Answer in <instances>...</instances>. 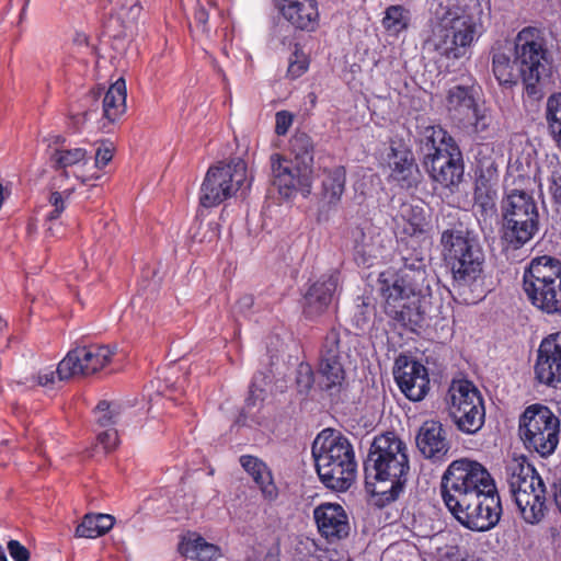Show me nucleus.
Masks as SVG:
<instances>
[{
    "label": "nucleus",
    "instance_id": "nucleus-36",
    "mask_svg": "<svg viewBox=\"0 0 561 561\" xmlns=\"http://www.w3.org/2000/svg\"><path fill=\"white\" fill-rule=\"evenodd\" d=\"M410 11L402 5H390L386 9L381 24L390 36L398 37L410 24Z\"/></svg>",
    "mask_w": 561,
    "mask_h": 561
},
{
    "label": "nucleus",
    "instance_id": "nucleus-14",
    "mask_svg": "<svg viewBox=\"0 0 561 561\" xmlns=\"http://www.w3.org/2000/svg\"><path fill=\"white\" fill-rule=\"evenodd\" d=\"M446 405L450 419L460 432L471 435L483 426V399L471 381L454 380L447 392Z\"/></svg>",
    "mask_w": 561,
    "mask_h": 561
},
{
    "label": "nucleus",
    "instance_id": "nucleus-21",
    "mask_svg": "<svg viewBox=\"0 0 561 561\" xmlns=\"http://www.w3.org/2000/svg\"><path fill=\"white\" fill-rule=\"evenodd\" d=\"M278 15L295 31L311 33L320 24L318 0H273Z\"/></svg>",
    "mask_w": 561,
    "mask_h": 561
},
{
    "label": "nucleus",
    "instance_id": "nucleus-35",
    "mask_svg": "<svg viewBox=\"0 0 561 561\" xmlns=\"http://www.w3.org/2000/svg\"><path fill=\"white\" fill-rule=\"evenodd\" d=\"M346 171L342 165L324 171L322 195L329 204H337L345 191Z\"/></svg>",
    "mask_w": 561,
    "mask_h": 561
},
{
    "label": "nucleus",
    "instance_id": "nucleus-25",
    "mask_svg": "<svg viewBox=\"0 0 561 561\" xmlns=\"http://www.w3.org/2000/svg\"><path fill=\"white\" fill-rule=\"evenodd\" d=\"M390 179L401 188L415 187L420 180V171L413 153L407 148L391 147L388 154Z\"/></svg>",
    "mask_w": 561,
    "mask_h": 561
},
{
    "label": "nucleus",
    "instance_id": "nucleus-60",
    "mask_svg": "<svg viewBox=\"0 0 561 561\" xmlns=\"http://www.w3.org/2000/svg\"><path fill=\"white\" fill-rule=\"evenodd\" d=\"M53 138H54V144H56V145H58L60 141H61V142H64V141H65V139H64V138H61L60 136H54Z\"/></svg>",
    "mask_w": 561,
    "mask_h": 561
},
{
    "label": "nucleus",
    "instance_id": "nucleus-41",
    "mask_svg": "<svg viewBox=\"0 0 561 561\" xmlns=\"http://www.w3.org/2000/svg\"><path fill=\"white\" fill-rule=\"evenodd\" d=\"M493 122L491 111L484 106L478 105L472 113L466 126H459L460 128H471V131L476 135H482L488 133Z\"/></svg>",
    "mask_w": 561,
    "mask_h": 561
},
{
    "label": "nucleus",
    "instance_id": "nucleus-12",
    "mask_svg": "<svg viewBox=\"0 0 561 561\" xmlns=\"http://www.w3.org/2000/svg\"><path fill=\"white\" fill-rule=\"evenodd\" d=\"M507 483L522 518L530 525L539 524L546 513V488L536 469L513 463L507 468Z\"/></svg>",
    "mask_w": 561,
    "mask_h": 561
},
{
    "label": "nucleus",
    "instance_id": "nucleus-52",
    "mask_svg": "<svg viewBox=\"0 0 561 561\" xmlns=\"http://www.w3.org/2000/svg\"><path fill=\"white\" fill-rule=\"evenodd\" d=\"M58 375L57 369H44L38 373L37 381L41 386H48L55 381V375Z\"/></svg>",
    "mask_w": 561,
    "mask_h": 561
},
{
    "label": "nucleus",
    "instance_id": "nucleus-29",
    "mask_svg": "<svg viewBox=\"0 0 561 561\" xmlns=\"http://www.w3.org/2000/svg\"><path fill=\"white\" fill-rule=\"evenodd\" d=\"M317 374L322 390L331 394L339 393L346 380L345 362L319 358Z\"/></svg>",
    "mask_w": 561,
    "mask_h": 561
},
{
    "label": "nucleus",
    "instance_id": "nucleus-42",
    "mask_svg": "<svg viewBox=\"0 0 561 561\" xmlns=\"http://www.w3.org/2000/svg\"><path fill=\"white\" fill-rule=\"evenodd\" d=\"M96 422L101 427H112L116 423V405L106 401H101L95 410Z\"/></svg>",
    "mask_w": 561,
    "mask_h": 561
},
{
    "label": "nucleus",
    "instance_id": "nucleus-18",
    "mask_svg": "<svg viewBox=\"0 0 561 561\" xmlns=\"http://www.w3.org/2000/svg\"><path fill=\"white\" fill-rule=\"evenodd\" d=\"M536 380L551 388L561 387V331L543 337L534 365Z\"/></svg>",
    "mask_w": 561,
    "mask_h": 561
},
{
    "label": "nucleus",
    "instance_id": "nucleus-9",
    "mask_svg": "<svg viewBox=\"0 0 561 561\" xmlns=\"http://www.w3.org/2000/svg\"><path fill=\"white\" fill-rule=\"evenodd\" d=\"M440 243L444 261L458 285H470L480 277L484 254L476 238L469 232L445 230L442 233Z\"/></svg>",
    "mask_w": 561,
    "mask_h": 561
},
{
    "label": "nucleus",
    "instance_id": "nucleus-31",
    "mask_svg": "<svg viewBox=\"0 0 561 561\" xmlns=\"http://www.w3.org/2000/svg\"><path fill=\"white\" fill-rule=\"evenodd\" d=\"M397 229L401 230L402 234L409 237H419L426 232L428 221L425 211L420 206L403 204L400 208V214L396 219Z\"/></svg>",
    "mask_w": 561,
    "mask_h": 561
},
{
    "label": "nucleus",
    "instance_id": "nucleus-45",
    "mask_svg": "<svg viewBox=\"0 0 561 561\" xmlns=\"http://www.w3.org/2000/svg\"><path fill=\"white\" fill-rule=\"evenodd\" d=\"M314 374L310 365L300 364L296 373V383L299 392L307 393L313 386Z\"/></svg>",
    "mask_w": 561,
    "mask_h": 561
},
{
    "label": "nucleus",
    "instance_id": "nucleus-39",
    "mask_svg": "<svg viewBox=\"0 0 561 561\" xmlns=\"http://www.w3.org/2000/svg\"><path fill=\"white\" fill-rule=\"evenodd\" d=\"M546 121L553 140L561 149V93L548 98L546 104Z\"/></svg>",
    "mask_w": 561,
    "mask_h": 561
},
{
    "label": "nucleus",
    "instance_id": "nucleus-8",
    "mask_svg": "<svg viewBox=\"0 0 561 561\" xmlns=\"http://www.w3.org/2000/svg\"><path fill=\"white\" fill-rule=\"evenodd\" d=\"M515 64L529 95L536 94L537 83L547 75L551 64V53L545 30L526 26L514 39Z\"/></svg>",
    "mask_w": 561,
    "mask_h": 561
},
{
    "label": "nucleus",
    "instance_id": "nucleus-5",
    "mask_svg": "<svg viewBox=\"0 0 561 561\" xmlns=\"http://www.w3.org/2000/svg\"><path fill=\"white\" fill-rule=\"evenodd\" d=\"M536 178L514 181V187H506L501 201L504 238L515 249L529 242L539 230V211L533 194Z\"/></svg>",
    "mask_w": 561,
    "mask_h": 561
},
{
    "label": "nucleus",
    "instance_id": "nucleus-20",
    "mask_svg": "<svg viewBox=\"0 0 561 561\" xmlns=\"http://www.w3.org/2000/svg\"><path fill=\"white\" fill-rule=\"evenodd\" d=\"M393 377L401 392L411 401H421L428 392L427 369L417 360L409 359L405 356L397 358Z\"/></svg>",
    "mask_w": 561,
    "mask_h": 561
},
{
    "label": "nucleus",
    "instance_id": "nucleus-27",
    "mask_svg": "<svg viewBox=\"0 0 561 561\" xmlns=\"http://www.w3.org/2000/svg\"><path fill=\"white\" fill-rule=\"evenodd\" d=\"M239 462L260 490L263 500L270 503L275 502L278 499L279 490L267 463L252 455H242Z\"/></svg>",
    "mask_w": 561,
    "mask_h": 561
},
{
    "label": "nucleus",
    "instance_id": "nucleus-44",
    "mask_svg": "<svg viewBox=\"0 0 561 561\" xmlns=\"http://www.w3.org/2000/svg\"><path fill=\"white\" fill-rule=\"evenodd\" d=\"M309 68V60L307 56L299 49H296L289 59L287 69V77L297 79L301 77Z\"/></svg>",
    "mask_w": 561,
    "mask_h": 561
},
{
    "label": "nucleus",
    "instance_id": "nucleus-4",
    "mask_svg": "<svg viewBox=\"0 0 561 561\" xmlns=\"http://www.w3.org/2000/svg\"><path fill=\"white\" fill-rule=\"evenodd\" d=\"M365 470L378 482L389 483L388 489L380 490L386 501L397 500L403 491L410 470L407 444L393 432L376 436Z\"/></svg>",
    "mask_w": 561,
    "mask_h": 561
},
{
    "label": "nucleus",
    "instance_id": "nucleus-13",
    "mask_svg": "<svg viewBox=\"0 0 561 561\" xmlns=\"http://www.w3.org/2000/svg\"><path fill=\"white\" fill-rule=\"evenodd\" d=\"M519 435L527 450L548 457L559 444L560 420L546 405H529L519 417Z\"/></svg>",
    "mask_w": 561,
    "mask_h": 561
},
{
    "label": "nucleus",
    "instance_id": "nucleus-56",
    "mask_svg": "<svg viewBox=\"0 0 561 561\" xmlns=\"http://www.w3.org/2000/svg\"><path fill=\"white\" fill-rule=\"evenodd\" d=\"M238 305L240 308H250L253 305V297L245 295L239 299Z\"/></svg>",
    "mask_w": 561,
    "mask_h": 561
},
{
    "label": "nucleus",
    "instance_id": "nucleus-47",
    "mask_svg": "<svg viewBox=\"0 0 561 561\" xmlns=\"http://www.w3.org/2000/svg\"><path fill=\"white\" fill-rule=\"evenodd\" d=\"M8 552L14 561H28L30 551L19 540L11 539L7 545Z\"/></svg>",
    "mask_w": 561,
    "mask_h": 561
},
{
    "label": "nucleus",
    "instance_id": "nucleus-28",
    "mask_svg": "<svg viewBox=\"0 0 561 561\" xmlns=\"http://www.w3.org/2000/svg\"><path fill=\"white\" fill-rule=\"evenodd\" d=\"M473 199L474 210L484 219L496 215V182L483 173L477 176Z\"/></svg>",
    "mask_w": 561,
    "mask_h": 561
},
{
    "label": "nucleus",
    "instance_id": "nucleus-34",
    "mask_svg": "<svg viewBox=\"0 0 561 561\" xmlns=\"http://www.w3.org/2000/svg\"><path fill=\"white\" fill-rule=\"evenodd\" d=\"M115 524V518L110 514L89 513L76 527L75 536L78 538L94 539L108 533Z\"/></svg>",
    "mask_w": 561,
    "mask_h": 561
},
{
    "label": "nucleus",
    "instance_id": "nucleus-38",
    "mask_svg": "<svg viewBox=\"0 0 561 561\" xmlns=\"http://www.w3.org/2000/svg\"><path fill=\"white\" fill-rule=\"evenodd\" d=\"M49 160L53 168L66 169L88 161V152L83 148L66 149L64 147L55 148L49 153Z\"/></svg>",
    "mask_w": 561,
    "mask_h": 561
},
{
    "label": "nucleus",
    "instance_id": "nucleus-33",
    "mask_svg": "<svg viewBox=\"0 0 561 561\" xmlns=\"http://www.w3.org/2000/svg\"><path fill=\"white\" fill-rule=\"evenodd\" d=\"M113 3L112 19L123 27L122 34H133L137 28L142 7L139 0H111Z\"/></svg>",
    "mask_w": 561,
    "mask_h": 561
},
{
    "label": "nucleus",
    "instance_id": "nucleus-63",
    "mask_svg": "<svg viewBox=\"0 0 561 561\" xmlns=\"http://www.w3.org/2000/svg\"><path fill=\"white\" fill-rule=\"evenodd\" d=\"M254 385L251 386V393H254V389H253Z\"/></svg>",
    "mask_w": 561,
    "mask_h": 561
},
{
    "label": "nucleus",
    "instance_id": "nucleus-2",
    "mask_svg": "<svg viewBox=\"0 0 561 561\" xmlns=\"http://www.w3.org/2000/svg\"><path fill=\"white\" fill-rule=\"evenodd\" d=\"M426 271L423 262L404 264L401 268H388L380 273L379 283L385 300V313L397 324L416 331L424 321L427 294L424 291Z\"/></svg>",
    "mask_w": 561,
    "mask_h": 561
},
{
    "label": "nucleus",
    "instance_id": "nucleus-3",
    "mask_svg": "<svg viewBox=\"0 0 561 561\" xmlns=\"http://www.w3.org/2000/svg\"><path fill=\"white\" fill-rule=\"evenodd\" d=\"M312 456L318 476L328 489L344 492L355 482V453L345 436L330 430L322 431L312 444Z\"/></svg>",
    "mask_w": 561,
    "mask_h": 561
},
{
    "label": "nucleus",
    "instance_id": "nucleus-22",
    "mask_svg": "<svg viewBox=\"0 0 561 561\" xmlns=\"http://www.w3.org/2000/svg\"><path fill=\"white\" fill-rule=\"evenodd\" d=\"M339 286V271L331 270L322 274L309 286L304 296V314L309 319L323 314L332 302Z\"/></svg>",
    "mask_w": 561,
    "mask_h": 561
},
{
    "label": "nucleus",
    "instance_id": "nucleus-49",
    "mask_svg": "<svg viewBox=\"0 0 561 561\" xmlns=\"http://www.w3.org/2000/svg\"><path fill=\"white\" fill-rule=\"evenodd\" d=\"M294 121V116L287 111H279L275 116V133L278 136L287 134Z\"/></svg>",
    "mask_w": 561,
    "mask_h": 561
},
{
    "label": "nucleus",
    "instance_id": "nucleus-6",
    "mask_svg": "<svg viewBox=\"0 0 561 561\" xmlns=\"http://www.w3.org/2000/svg\"><path fill=\"white\" fill-rule=\"evenodd\" d=\"M426 145L433 152L424 158V167L433 182L455 193L462 182L465 162L456 140L440 126L425 128Z\"/></svg>",
    "mask_w": 561,
    "mask_h": 561
},
{
    "label": "nucleus",
    "instance_id": "nucleus-7",
    "mask_svg": "<svg viewBox=\"0 0 561 561\" xmlns=\"http://www.w3.org/2000/svg\"><path fill=\"white\" fill-rule=\"evenodd\" d=\"M524 290L534 307L547 314H561V261L534 257L524 272Z\"/></svg>",
    "mask_w": 561,
    "mask_h": 561
},
{
    "label": "nucleus",
    "instance_id": "nucleus-1",
    "mask_svg": "<svg viewBox=\"0 0 561 561\" xmlns=\"http://www.w3.org/2000/svg\"><path fill=\"white\" fill-rule=\"evenodd\" d=\"M430 8L424 47L442 59L463 58L485 32L489 0H430Z\"/></svg>",
    "mask_w": 561,
    "mask_h": 561
},
{
    "label": "nucleus",
    "instance_id": "nucleus-32",
    "mask_svg": "<svg viewBox=\"0 0 561 561\" xmlns=\"http://www.w3.org/2000/svg\"><path fill=\"white\" fill-rule=\"evenodd\" d=\"M126 112V84L124 79L116 80L103 99V119L108 124L118 121Z\"/></svg>",
    "mask_w": 561,
    "mask_h": 561
},
{
    "label": "nucleus",
    "instance_id": "nucleus-24",
    "mask_svg": "<svg viewBox=\"0 0 561 561\" xmlns=\"http://www.w3.org/2000/svg\"><path fill=\"white\" fill-rule=\"evenodd\" d=\"M416 446L420 453L435 462L445 461L451 448L447 431L438 421H425L416 436Z\"/></svg>",
    "mask_w": 561,
    "mask_h": 561
},
{
    "label": "nucleus",
    "instance_id": "nucleus-16",
    "mask_svg": "<svg viewBox=\"0 0 561 561\" xmlns=\"http://www.w3.org/2000/svg\"><path fill=\"white\" fill-rule=\"evenodd\" d=\"M453 516L466 528L473 531H488L494 528L502 516V502L496 486L447 505Z\"/></svg>",
    "mask_w": 561,
    "mask_h": 561
},
{
    "label": "nucleus",
    "instance_id": "nucleus-59",
    "mask_svg": "<svg viewBox=\"0 0 561 561\" xmlns=\"http://www.w3.org/2000/svg\"><path fill=\"white\" fill-rule=\"evenodd\" d=\"M0 561H8L2 547L0 546Z\"/></svg>",
    "mask_w": 561,
    "mask_h": 561
},
{
    "label": "nucleus",
    "instance_id": "nucleus-37",
    "mask_svg": "<svg viewBox=\"0 0 561 561\" xmlns=\"http://www.w3.org/2000/svg\"><path fill=\"white\" fill-rule=\"evenodd\" d=\"M347 345L343 342L337 330H330L321 344L319 358L346 362L350 357Z\"/></svg>",
    "mask_w": 561,
    "mask_h": 561
},
{
    "label": "nucleus",
    "instance_id": "nucleus-23",
    "mask_svg": "<svg viewBox=\"0 0 561 561\" xmlns=\"http://www.w3.org/2000/svg\"><path fill=\"white\" fill-rule=\"evenodd\" d=\"M320 535L330 543L344 540L351 533L348 516L340 504L322 503L313 510Z\"/></svg>",
    "mask_w": 561,
    "mask_h": 561
},
{
    "label": "nucleus",
    "instance_id": "nucleus-43",
    "mask_svg": "<svg viewBox=\"0 0 561 561\" xmlns=\"http://www.w3.org/2000/svg\"><path fill=\"white\" fill-rule=\"evenodd\" d=\"M549 192L558 204V211L561 214V163L549 164Z\"/></svg>",
    "mask_w": 561,
    "mask_h": 561
},
{
    "label": "nucleus",
    "instance_id": "nucleus-46",
    "mask_svg": "<svg viewBox=\"0 0 561 561\" xmlns=\"http://www.w3.org/2000/svg\"><path fill=\"white\" fill-rule=\"evenodd\" d=\"M118 445V435L115 428L110 427L100 432L96 437L95 448L102 447L104 453H110Z\"/></svg>",
    "mask_w": 561,
    "mask_h": 561
},
{
    "label": "nucleus",
    "instance_id": "nucleus-58",
    "mask_svg": "<svg viewBox=\"0 0 561 561\" xmlns=\"http://www.w3.org/2000/svg\"><path fill=\"white\" fill-rule=\"evenodd\" d=\"M99 178H100L99 175H91V176H89V178H80V179H81L82 183H87V182H89V181H90V180H92V179H95V180H96V179H99Z\"/></svg>",
    "mask_w": 561,
    "mask_h": 561
},
{
    "label": "nucleus",
    "instance_id": "nucleus-62",
    "mask_svg": "<svg viewBox=\"0 0 561 561\" xmlns=\"http://www.w3.org/2000/svg\"><path fill=\"white\" fill-rule=\"evenodd\" d=\"M296 561H309V559H307L306 557H302V558H297Z\"/></svg>",
    "mask_w": 561,
    "mask_h": 561
},
{
    "label": "nucleus",
    "instance_id": "nucleus-17",
    "mask_svg": "<svg viewBox=\"0 0 561 561\" xmlns=\"http://www.w3.org/2000/svg\"><path fill=\"white\" fill-rule=\"evenodd\" d=\"M114 352L106 345L76 347L67 353L57 366L59 380H69L76 376H89L104 368Z\"/></svg>",
    "mask_w": 561,
    "mask_h": 561
},
{
    "label": "nucleus",
    "instance_id": "nucleus-26",
    "mask_svg": "<svg viewBox=\"0 0 561 561\" xmlns=\"http://www.w3.org/2000/svg\"><path fill=\"white\" fill-rule=\"evenodd\" d=\"M479 105L477 89L471 85H454L446 94V111L457 126H466L470 113Z\"/></svg>",
    "mask_w": 561,
    "mask_h": 561
},
{
    "label": "nucleus",
    "instance_id": "nucleus-50",
    "mask_svg": "<svg viewBox=\"0 0 561 561\" xmlns=\"http://www.w3.org/2000/svg\"><path fill=\"white\" fill-rule=\"evenodd\" d=\"M113 158V150L110 146H101L95 152V167L104 168Z\"/></svg>",
    "mask_w": 561,
    "mask_h": 561
},
{
    "label": "nucleus",
    "instance_id": "nucleus-57",
    "mask_svg": "<svg viewBox=\"0 0 561 561\" xmlns=\"http://www.w3.org/2000/svg\"><path fill=\"white\" fill-rule=\"evenodd\" d=\"M554 502L559 511L561 512V482L554 485Z\"/></svg>",
    "mask_w": 561,
    "mask_h": 561
},
{
    "label": "nucleus",
    "instance_id": "nucleus-61",
    "mask_svg": "<svg viewBox=\"0 0 561 561\" xmlns=\"http://www.w3.org/2000/svg\"><path fill=\"white\" fill-rule=\"evenodd\" d=\"M5 327V321L0 317V331Z\"/></svg>",
    "mask_w": 561,
    "mask_h": 561
},
{
    "label": "nucleus",
    "instance_id": "nucleus-53",
    "mask_svg": "<svg viewBox=\"0 0 561 561\" xmlns=\"http://www.w3.org/2000/svg\"><path fill=\"white\" fill-rule=\"evenodd\" d=\"M316 543L312 540L306 539L298 542L296 551H307L309 554L314 550Z\"/></svg>",
    "mask_w": 561,
    "mask_h": 561
},
{
    "label": "nucleus",
    "instance_id": "nucleus-51",
    "mask_svg": "<svg viewBox=\"0 0 561 561\" xmlns=\"http://www.w3.org/2000/svg\"><path fill=\"white\" fill-rule=\"evenodd\" d=\"M69 193L67 194L66 197H64L62 193L60 192H53L50 194V197H49V204L56 208V209H59L61 211L65 210L66 208V201L67 198L69 197Z\"/></svg>",
    "mask_w": 561,
    "mask_h": 561
},
{
    "label": "nucleus",
    "instance_id": "nucleus-55",
    "mask_svg": "<svg viewBox=\"0 0 561 561\" xmlns=\"http://www.w3.org/2000/svg\"><path fill=\"white\" fill-rule=\"evenodd\" d=\"M61 214H62L61 210L53 207V209L46 216V221L47 222H56V220L60 217Z\"/></svg>",
    "mask_w": 561,
    "mask_h": 561
},
{
    "label": "nucleus",
    "instance_id": "nucleus-11",
    "mask_svg": "<svg viewBox=\"0 0 561 561\" xmlns=\"http://www.w3.org/2000/svg\"><path fill=\"white\" fill-rule=\"evenodd\" d=\"M492 486H496L488 469L480 462L460 458L451 461L442 481V496L445 505L458 504Z\"/></svg>",
    "mask_w": 561,
    "mask_h": 561
},
{
    "label": "nucleus",
    "instance_id": "nucleus-40",
    "mask_svg": "<svg viewBox=\"0 0 561 561\" xmlns=\"http://www.w3.org/2000/svg\"><path fill=\"white\" fill-rule=\"evenodd\" d=\"M493 73L500 84H513L515 82L514 68L511 58L505 53H495L492 58Z\"/></svg>",
    "mask_w": 561,
    "mask_h": 561
},
{
    "label": "nucleus",
    "instance_id": "nucleus-19",
    "mask_svg": "<svg viewBox=\"0 0 561 561\" xmlns=\"http://www.w3.org/2000/svg\"><path fill=\"white\" fill-rule=\"evenodd\" d=\"M353 257L358 266L370 267L382 257L386 239L381 229L369 221L352 230Z\"/></svg>",
    "mask_w": 561,
    "mask_h": 561
},
{
    "label": "nucleus",
    "instance_id": "nucleus-54",
    "mask_svg": "<svg viewBox=\"0 0 561 561\" xmlns=\"http://www.w3.org/2000/svg\"><path fill=\"white\" fill-rule=\"evenodd\" d=\"M48 227L46 229V234L48 237H58L59 236V229H60V225L56 224V222H48Z\"/></svg>",
    "mask_w": 561,
    "mask_h": 561
},
{
    "label": "nucleus",
    "instance_id": "nucleus-30",
    "mask_svg": "<svg viewBox=\"0 0 561 561\" xmlns=\"http://www.w3.org/2000/svg\"><path fill=\"white\" fill-rule=\"evenodd\" d=\"M182 556L198 561H216L222 556L221 548L210 543L197 534L183 537L179 543Z\"/></svg>",
    "mask_w": 561,
    "mask_h": 561
},
{
    "label": "nucleus",
    "instance_id": "nucleus-15",
    "mask_svg": "<svg viewBox=\"0 0 561 561\" xmlns=\"http://www.w3.org/2000/svg\"><path fill=\"white\" fill-rule=\"evenodd\" d=\"M298 144H300L304 149L301 156L302 165H298L293 160L286 159L279 153H273L271 156L273 185L277 187L279 194L286 198L291 197L298 190L309 193L311 186V163L313 160L311 142L306 136L297 137L291 142L294 150Z\"/></svg>",
    "mask_w": 561,
    "mask_h": 561
},
{
    "label": "nucleus",
    "instance_id": "nucleus-48",
    "mask_svg": "<svg viewBox=\"0 0 561 561\" xmlns=\"http://www.w3.org/2000/svg\"><path fill=\"white\" fill-rule=\"evenodd\" d=\"M209 4V0H198L195 12H194V20L197 26L202 28L203 32L208 31L207 28V22L209 18V13L207 10V5Z\"/></svg>",
    "mask_w": 561,
    "mask_h": 561
},
{
    "label": "nucleus",
    "instance_id": "nucleus-10",
    "mask_svg": "<svg viewBox=\"0 0 561 561\" xmlns=\"http://www.w3.org/2000/svg\"><path fill=\"white\" fill-rule=\"evenodd\" d=\"M253 176L248 174L247 162L233 158L208 169L199 191V204L205 208L220 205L240 190L250 188Z\"/></svg>",
    "mask_w": 561,
    "mask_h": 561
}]
</instances>
